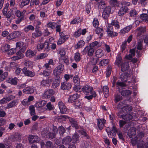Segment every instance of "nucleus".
Masks as SVG:
<instances>
[{
	"label": "nucleus",
	"instance_id": "79ce46f5",
	"mask_svg": "<svg viewBox=\"0 0 148 148\" xmlns=\"http://www.w3.org/2000/svg\"><path fill=\"white\" fill-rule=\"evenodd\" d=\"M146 31L145 27H140L136 30V32L138 34V36H139L141 33L144 32Z\"/></svg>",
	"mask_w": 148,
	"mask_h": 148
},
{
	"label": "nucleus",
	"instance_id": "37998d69",
	"mask_svg": "<svg viewBox=\"0 0 148 148\" xmlns=\"http://www.w3.org/2000/svg\"><path fill=\"white\" fill-rule=\"evenodd\" d=\"M47 56L48 54L47 53H41L35 58V59L36 60L42 59L45 58Z\"/></svg>",
	"mask_w": 148,
	"mask_h": 148
},
{
	"label": "nucleus",
	"instance_id": "a19ab883",
	"mask_svg": "<svg viewBox=\"0 0 148 148\" xmlns=\"http://www.w3.org/2000/svg\"><path fill=\"white\" fill-rule=\"evenodd\" d=\"M121 116L123 119L126 120H131L133 118L132 116L129 114H124L122 115Z\"/></svg>",
	"mask_w": 148,
	"mask_h": 148
},
{
	"label": "nucleus",
	"instance_id": "393cba45",
	"mask_svg": "<svg viewBox=\"0 0 148 148\" xmlns=\"http://www.w3.org/2000/svg\"><path fill=\"white\" fill-rule=\"evenodd\" d=\"M36 53L35 51L32 50L30 49L27 50L25 53V55L27 57L32 58L35 56Z\"/></svg>",
	"mask_w": 148,
	"mask_h": 148
},
{
	"label": "nucleus",
	"instance_id": "09e8293b",
	"mask_svg": "<svg viewBox=\"0 0 148 148\" xmlns=\"http://www.w3.org/2000/svg\"><path fill=\"white\" fill-rule=\"evenodd\" d=\"M74 106L76 108H81L82 107L83 104L80 101H75Z\"/></svg>",
	"mask_w": 148,
	"mask_h": 148
},
{
	"label": "nucleus",
	"instance_id": "dca6fc26",
	"mask_svg": "<svg viewBox=\"0 0 148 148\" xmlns=\"http://www.w3.org/2000/svg\"><path fill=\"white\" fill-rule=\"evenodd\" d=\"M71 87V85L69 82H65L61 84V88L62 90H69Z\"/></svg>",
	"mask_w": 148,
	"mask_h": 148
},
{
	"label": "nucleus",
	"instance_id": "6e6d98bb",
	"mask_svg": "<svg viewBox=\"0 0 148 148\" xmlns=\"http://www.w3.org/2000/svg\"><path fill=\"white\" fill-rule=\"evenodd\" d=\"M10 48V45L6 44L1 47V49L3 52H6L8 51Z\"/></svg>",
	"mask_w": 148,
	"mask_h": 148
},
{
	"label": "nucleus",
	"instance_id": "1a4fd4ad",
	"mask_svg": "<svg viewBox=\"0 0 148 148\" xmlns=\"http://www.w3.org/2000/svg\"><path fill=\"white\" fill-rule=\"evenodd\" d=\"M21 34L20 31H17L10 34L7 37V38L9 40L17 38L20 36Z\"/></svg>",
	"mask_w": 148,
	"mask_h": 148
},
{
	"label": "nucleus",
	"instance_id": "8fccbe9b",
	"mask_svg": "<svg viewBox=\"0 0 148 148\" xmlns=\"http://www.w3.org/2000/svg\"><path fill=\"white\" fill-rule=\"evenodd\" d=\"M132 93V92L128 90H124L122 91L121 93L122 95L123 96H128L130 95Z\"/></svg>",
	"mask_w": 148,
	"mask_h": 148
},
{
	"label": "nucleus",
	"instance_id": "13d9d810",
	"mask_svg": "<svg viewBox=\"0 0 148 148\" xmlns=\"http://www.w3.org/2000/svg\"><path fill=\"white\" fill-rule=\"evenodd\" d=\"M56 23L53 22H50L47 25V27H50L52 29H54L56 28Z\"/></svg>",
	"mask_w": 148,
	"mask_h": 148
},
{
	"label": "nucleus",
	"instance_id": "f3484780",
	"mask_svg": "<svg viewBox=\"0 0 148 148\" xmlns=\"http://www.w3.org/2000/svg\"><path fill=\"white\" fill-rule=\"evenodd\" d=\"M128 11L127 8L125 6H122L119 10L118 14L120 16H122L124 15Z\"/></svg>",
	"mask_w": 148,
	"mask_h": 148
},
{
	"label": "nucleus",
	"instance_id": "f03ea898",
	"mask_svg": "<svg viewBox=\"0 0 148 148\" xmlns=\"http://www.w3.org/2000/svg\"><path fill=\"white\" fill-rule=\"evenodd\" d=\"M82 90L86 95L84 98L88 100L95 97L97 96L96 92L93 90V88L89 86L86 85L82 88Z\"/></svg>",
	"mask_w": 148,
	"mask_h": 148
},
{
	"label": "nucleus",
	"instance_id": "2eb2a0df",
	"mask_svg": "<svg viewBox=\"0 0 148 148\" xmlns=\"http://www.w3.org/2000/svg\"><path fill=\"white\" fill-rule=\"evenodd\" d=\"M15 98V97L13 95H10L8 97H4L0 100V104L6 103Z\"/></svg>",
	"mask_w": 148,
	"mask_h": 148
},
{
	"label": "nucleus",
	"instance_id": "9d476101",
	"mask_svg": "<svg viewBox=\"0 0 148 148\" xmlns=\"http://www.w3.org/2000/svg\"><path fill=\"white\" fill-rule=\"evenodd\" d=\"M59 118H61L63 119H68L71 123L73 127H74L76 129H77L78 127L77 122L75 121L74 119L72 118H69L65 115H63L60 116Z\"/></svg>",
	"mask_w": 148,
	"mask_h": 148
},
{
	"label": "nucleus",
	"instance_id": "f8f14e48",
	"mask_svg": "<svg viewBox=\"0 0 148 148\" xmlns=\"http://www.w3.org/2000/svg\"><path fill=\"white\" fill-rule=\"evenodd\" d=\"M106 130L109 136L111 138L114 136L116 135V133L117 132L116 129L114 126L112 127L111 130L109 127H108Z\"/></svg>",
	"mask_w": 148,
	"mask_h": 148
},
{
	"label": "nucleus",
	"instance_id": "680f3d73",
	"mask_svg": "<svg viewBox=\"0 0 148 148\" xmlns=\"http://www.w3.org/2000/svg\"><path fill=\"white\" fill-rule=\"evenodd\" d=\"M29 110L30 114L31 115H33L35 114V109L33 106H31L29 107Z\"/></svg>",
	"mask_w": 148,
	"mask_h": 148
},
{
	"label": "nucleus",
	"instance_id": "cd10ccee",
	"mask_svg": "<svg viewBox=\"0 0 148 148\" xmlns=\"http://www.w3.org/2000/svg\"><path fill=\"white\" fill-rule=\"evenodd\" d=\"M16 56H14L11 58V59L13 60H16L23 58L24 57L23 54H22L18 52L16 53Z\"/></svg>",
	"mask_w": 148,
	"mask_h": 148
},
{
	"label": "nucleus",
	"instance_id": "f257e3e1",
	"mask_svg": "<svg viewBox=\"0 0 148 148\" xmlns=\"http://www.w3.org/2000/svg\"><path fill=\"white\" fill-rule=\"evenodd\" d=\"M143 136V133L138 134L136 137L132 138L131 142L133 146L137 144V148H148V143H145L144 142L140 139Z\"/></svg>",
	"mask_w": 148,
	"mask_h": 148
},
{
	"label": "nucleus",
	"instance_id": "4468645a",
	"mask_svg": "<svg viewBox=\"0 0 148 148\" xmlns=\"http://www.w3.org/2000/svg\"><path fill=\"white\" fill-rule=\"evenodd\" d=\"M22 71L24 75L26 76L32 77L35 75V73L34 72L27 70L26 67H24L22 70Z\"/></svg>",
	"mask_w": 148,
	"mask_h": 148
},
{
	"label": "nucleus",
	"instance_id": "6e6552de",
	"mask_svg": "<svg viewBox=\"0 0 148 148\" xmlns=\"http://www.w3.org/2000/svg\"><path fill=\"white\" fill-rule=\"evenodd\" d=\"M64 69V66L62 64H60L55 68L53 74L56 76H57L62 72Z\"/></svg>",
	"mask_w": 148,
	"mask_h": 148
},
{
	"label": "nucleus",
	"instance_id": "473e14b6",
	"mask_svg": "<svg viewBox=\"0 0 148 148\" xmlns=\"http://www.w3.org/2000/svg\"><path fill=\"white\" fill-rule=\"evenodd\" d=\"M58 132V129L56 127H53V132L49 133L48 134V136L49 138H53L55 136L56 134Z\"/></svg>",
	"mask_w": 148,
	"mask_h": 148
},
{
	"label": "nucleus",
	"instance_id": "c9c22d12",
	"mask_svg": "<svg viewBox=\"0 0 148 148\" xmlns=\"http://www.w3.org/2000/svg\"><path fill=\"white\" fill-rule=\"evenodd\" d=\"M110 24L112 26H114L116 29H119L120 28L119 23L117 20H112Z\"/></svg>",
	"mask_w": 148,
	"mask_h": 148
},
{
	"label": "nucleus",
	"instance_id": "052dcab7",
	"mask_svg": "<svg viewBox=\"0 0 148 148\" xmlns=\"http://www.w3.org/2000/svg\"><path fill=\"white\" fill-rule=\"evenodd\" d=\"M85 43V42L84 40H80L78 42L76 45V47L77 48H80L83 46L84 45Z\"/></svg>",
	"mask_w": 148,
	"mask_h": 148
},
{
	"label": "nucleus",
	"instance_id": "bf43d9fd",
	"mask_svg": "<svg viewBox=\"0 0 148 148\" xmlns=\"http://www.w3.org/2000/svg\"><path fill=\"white\" fill-rule=\"evenodd\" d=\"M103 92H104V94L105 96V97L106 98H107L108 96V94L109 93V89L107 86H105L103 87Z\"/></svg>",
	"mask_w": 148,
	"mask_h": 148
},
{
	"label": "nucleus",
	"instance_id": "b1692460",
	"mask_svg": "<svg viewBox=\"0 0 148 148\" xmlns=\"http://www.w3.org/2000/svg\"><path fill=\"white\" fill-rule=\"evenodd\" d=\"M80 95L77 94H75L71 95L68 98V101L69 102L72 103L79 97Z\"/></svg>",
	"mask_w": 148,
	"mask_h": 148
},
{
	"label": "nucleus",
	"instance_id": "412c9836",
	"mask_svg": "<svg viewBox=\"0 0 148 148\" xmlns=\"http://www.w3.org/2000/svg\"><path fill=\"white\" fill-rule=\"evenodd\" d=\"M60 81L59 79L58 76H56L55 78L53 79L52 82V86L53 88H56L60 84Z\"/></svg>",
	"mask_w": 148,
	"mask_h": 148
},
{
	"label": "nucleus",
	"instance_id": "f704fd0d",
	"mask_svg": "<svg viewBox=\"0 0 148 148\" xmlns=\"http://www.w3.org/2000/svg\"><path fill=\"white\" fill-rule=\"evenodd\" d=\"M136 133V129L134 127H131L128 131V135L131 138L132 136L135 135Z\"/></svg>",
	"mask_w": 148,
	"mask_h": 148
},
{
	"label": "nucleus",
	"instance_id": "4be33fe9",
	"mask_svg": "<svg viewBox=\"0 0 148 148\" xmlns=\"http://www.w3.org/2000/svg\"><path fill=\"white\" fill-rule=\"evenodd\" d=\"M106 120L103 119H97V125L100 130L102 129L104 125L106 123Z\"/></svg>",
	"mask_w": 148,
	"mask_h": 148
},
{
	"label": "nucleus",
	"instance_id": "20e7f679",
	"mask_svg": "<svg viewBox=\"0 0 148 148\" xmlns=\"http://www.w3.org/2000/svg\"><path fill=\"white\" fill-rule=\"evenodd\" d=\"M66 52L64 49H62L59 51L60 55V60H62L66 64H68L69 62L68 57L66 55Z\"/></svg>",
	"mask_w": 148,
	"mask_h": 148
},
{
	"label": "nucleus",
	"instance_id": "0e129e2a",
	"mask_svg": "<svg viewBox=\"0 0 148 148\" xmlns=\"http://www.w3.org/2000/svg\"><path fill=\"white\" fill-rule=\"evenodd\" d=\"M108 36L111 37H113L115 36H117L118 35V33L116 32H114L113 30H112L107 33Z\"/></svg>",
	"mask_w": 148,
	"mask_h": 148
},
{
	"label": "nucleus",
	"instance_id": "e433bc0d",
	"mask_svg": "<svg viewBox=\"0 0 148 148\" xmlns=\"http://www.w3.org/2000/svg\"><path fill=\"white\" fill-rule=\"evenodd\" d=\"M17 78L15 77L14 78H10L7 80L8 83L11 84L13 85H16L17 83Z\"/></svg>",
	"mask_w": 148,
	"mask_h": 148
},
{
	"label": "nucleus",
	"instance_id": "423d86ee",
	"mask_svg": "<svg viewBox=\"0 0 148 148\" xmlns=\"http://www.w3.org/2000/svg\"><path fill=\"white\" fill-rule=\"evenodd\" d=\"M94 53L93 49L90 46H88L86 47L82 51L83 55L87 53L88 55L89 56H92Z\"/></svg>",
	"mask_w": 148,
	"mask_h": 148
},
{
	"label": "nucleus",
	"instance_id": "c756f323",
	"mask_svg": "<svg viewBox=\"0 0 148 148\" xmlns=\"http://www.w3.org/2000/svg\"><path fill=\"white\" fill-rule=\"evenodd\" d=\"M51 79H43L41 82V85L43 86H48L52 82Z\"/></svg>",
	"mask_w": 148,
	"mask_h": 148
},
{
	"label": "nucleus",
	"instance_id": "4c0bfd02",
	"mask_svg": "<svg viewBox=\"0 0 148 148\" xmlns=\"http://www.w3.org/2000/svg\"><path fill=\"white\" fill-rule=\"evenodd\" d=\"M121 68V70L122 71H126L128 68L129 64L128 62H126L124 63H122L120 66Z\"/></svg>",
	"mask_w": 148,
	"mask_h": 148
},
{
	"label": "nucleus",
	"instance_id": "58836bf2",
	"mask_svg": "<svg viewBox=\"0 0 148 148\" xmlns=\"http://www.w3.org/2000/svg\"><path fill=\"white\" fill-rule=\"evenodd\" d=\"M42 32L38 29H36L35 32L32 34V37L34 38L38 36H40L42 35Z\"/></svg>",
	"mask_w": 148,
	"mask_h": 148
},
{
	"label": "nucleus",
	"instance_id": "ddd939ff",
	"mask_svg": "<svg viewBox=\"0 0 148 148\" xmlns=\"http://www.w3.org/2000/svg\"><path fill=\"white\" fill-rule=\"evenodd\" d=\"M86 32V29H79L75 32L74 34V36L75 38H78L80 36L81 34L84 35Z\"/></svg>",
	"mask_w": 148,
	"mask_h": 148
},
{
	"label": "nucleus",
	"instance_id": "72a5a7b5",
	"mask_svg": "<svg viewBox=\"0 0 148 148\" xmlns=\"http://www.w3.org/2000/svg\"><path fill=\"white\" fill-rule=\"evenodd\" d=\"M135 55V50L134 49H131L130 53L128 55H126L125 58L129 60H130Z\"/></svg>",
	"mask_w": 148,
	"mask_h": 148
},
{
	"label": "nucleus",
	"instance_id": "c03bdc74",
	"mask_svg": "<svg viewBox=\"0 0 148 148\" xmlns=\"http://www.w3.org/2000/svg\"><path fill=\"white\" fill-rule=\"evenodd\" d=\"M95 54L96 57L98 58H101L103 55V52L101 49L97 50L96 51Z\"/></svg>",
	"mask_w": 148,
	"mask_h": 148
},
{
	"label": "nucleus",
	"instance_id": "39448f33",
	"mask_svg": "<svg viewBox=\"0 0 148 148\" xmlns=\"http://www.w3.org/2000/svg\"><path fill=\"white\" fill-rule=\"evenodd\" d=\"M127 77V75L124 73H122L121 74L120 78L121 81L123 82H118L116 83V85L117 86H120L121 87L125 86H126V84L124 83V82L127 81V78H128Z\"/></svg>",
	"mask_w": 148,
	"mask_h": 148
},
{
	"label": "nucleus",
	"instance_id": "3c124183",
	"mask_svg": "<svg viewBox=\"0 0 148 148\" xmlns=\"http://www.w3.org/2000/svg\"><path fill=\"white\" fill-rule=\"evenodd\" d=\"M51 70H45L43 71L42 73L40 74V75H43L45 77H47L49 76L50 75L51 73Z\"/></svg>",
	"mask_w": 148,
	"mask_h": 148
},
{
	"label": "nucleus",
	"instance_id": "5fc2aeb1",
	"mask_svg": "<svg viewBox=\"0 0 148 148\" xmlns=\"http://www.w3.org/2000/svg\"><path fill=\"white\" fill-rule=\"evenodd\" d=\"M82 20V18L79 17H77L74 19L71 22V24H75L79 23Z\"/></svg>",
	"mask_w": 148,
	"mask_h": 148
},
{
	"label": "nucleus",
	"instance_id": "774afa93",
	"mask_svg": "<svg viewBox=\"0 0 148 148\" xmlns=\"http://www.w3.org/2000/svg\"><path fill=\"white\" fill-rule=\"evenodd\" d=\"M73 90L76 92H80L82 90L81 86L79 85H75L73 87Z\"/></svg>",
	"mask_w": 148,
	"mask_h": 148
},
{
	"label": "nucleus",
	"instance_id": "e2e57ef3",
	"mask_svg": "<svg viewBox=\"0 0 148 148\" xmlns=\"http://www.w3.org/2000/svg\"><path fill=\"white\" fill-rule=\"evenodd\" d=\"M30 1V0H23L20 5L21 7L23 8L24 6L28 5Z\"/></svg>",
	"mask_w": 148,
	"mask_h": 148
},
{
	"label": "nucleus",
	"instance_id": "864d4df0",
	"mask_svg": "<svg viewBox=\"0 0 148 148\" xmlns=\"http://www.w3.org/2000/svg\"><path fill=\"white\" fill-rule=\"evenodd\" d=\"M43 43V47L45 48V51L46 52L48 51L50 49L49 43L45 41Z\"/></svg>",
	"mask_w": 148,
	"mask_h": 148
},
{
	"label": "nucleus",
	"instance_id": "2f4dec72",
	"mask_svg": "<svg viewBox=\"0 0 148 148\" xmlns=\"http://www.w3.org/2000/svg\"><path fill=\"white\" fill-rule=\"evenodd\" d=\"M18 104L17 101L14 100L7 104L6 107L5 108L6 109H9L14 107Z\"/></svg>",
	"mask_w": 148,
	"mask_h": 148
},
{
	"label": "nucleus",
	"instance_id": "ea45409f",
	"mask_svg": "<svg viewBox=\"0 0 148 148\" xmlns=\"http://www.w3.org/2000/svg\"><path fill=\"white\" fill-rule=\"evenodd\" d=\"M46 103V102L45 101H42L37 102L35 104V106L36 108L42 107L45 106Z\"/></svg>",
	"mask_w": 148,
	"mask_h": 148
},
{
	"label": "nucleus",
	"instance_id": "338daca9",
	"mask_svg": "<svg viewBox=\"0 0 148 148\" xmlns=\"http://www.w3.org/2000/svg\"><path fill=\"white\" fill-rule=\"evenodd\" d=\"M74 59L76 62H78L80 60L81 58L79 53L77 52L75 53Z\"/></svg>",
	"mask_w": 148,
	"mask_h": 148
},
{
	"label": "nucleus",
	"instance_id": "49530a36",
	"mask_svg": "<svg viewBox=\"0 0 148 148\" xmlns=\"http://www.w3.org/2000/svg\"><path fill=\"white\" fill-rule=\"evenodd\" d=\"M140 18L144 22H148V16L146 14H141Z\"/></svg>",
	"mask_w": 148,
	"mask_h": 148
},
{
	"label": "nucleus",
	"instance_id": "7c9ffc66",
	"mask_svg": "<svg viewBox=\"0 0 148 148\" xmlns=\"http://www.w3.org/2000/svg\"><path fill=\"white\" fill-rule=\"evenodd\" d=\"M115 64L120 66L122 64V57L120 54H118L116 57V58L115 62Z\"/></svg>",
	"mask_w": 148,
	"mask_h": 148
},
{
	"label": "nucleus",
	"instance_id": "aec40b11",
	"mask_svg": "<svg viewBox=\"0 0 148 148\" xmlns=\"http://www.w3.org/2000/svg\"><path fill=\"white\" fill-rule=\"evenodd\" d=\"M111 10V8L110 6H108L104 9L102 14V16L104 18L106 19L108 17Z\"/></svg>",
	"mask_w": 148,
	"mask_h": 148
},
{
	"label": "nucleus",
	"instance_id": "5701e85b",
	"mask_svg": "<svg viewBox=\"0 0 148 148\" xmlns=\"http://www.w3.org/2000/svg\"><path fill=\"white\" fill-rule=\"evenodd\" d=\"M142 42L141 41H139L138 42L137 49V50L136 51V53L137 56L138 57L141 56L142 53L141 50L142 48Z\"/></svg>",
	"mask_w": 148,
	"mask_h": 148
},
{
	"label": "nucleus",
	"instance_id": "c85d7f7f",
	"mask_svg": "<svg viewBox=\"0 0 148 148\" xmlns=\"http://www.w3.org/2000/svg\"><path fill=\"white\" fill-rule=\"evenodd\" d=\"M109 3L112 6L114 7H119L121 4V2L118 1L117 0H110Z\"/></svg>",
	"mask_w": 148,
	"mask_h": 148
},
{
	"label": "nucleus",
	"instance_id": "6ab92c4d",
	"mask_svg": "<svg viewBox=\"0 0 148 148\" xmlns=\"http://www.w3.org/2000/svg\"><path fill=\"white\" fill-rule=\"evenodd\" d=\"M59 108L61 113H65L67 110L66 106L62 101H60L58 103Z\"/></svg>",
	"mask_w": 148,
	"mask_h": 148
},
{
	"label": "nucleus",
	"instance_id": "7ed1b4c3",
	"mask_svg": "<svg viewBox=\"0 0 148 148\" xmlns=\"http://www.w3.org/2000/svg\"><path fill=\"white\" fill-rule=\"evenodd\" d=\"M16 48L19 49L17 52L23 54V53L26 49L27 46L22 42H18L16 43Z\"/></svg>",
	"mask_w": 148,
	"mask_h": 148
},
{
	"label": "nucleus",
	"instance_id": "4d7b16f0",
	"mask_svg": "<svg viewBox=\"0 0 148 148\" xmlns=\"http://www.w3.org/2000/svg\"><path fill=\"white\" fill-rule=\"evenodd\" d=\"M34 29V27L32 25H31L25 27L24 29V31L26 32H28L30 30L33 31Z\"/></svg>",
	"mask_w": 148,
	"mask_h": 148
},
{
	"label": "nucleus",
	"instance_id": "bb28decb",
	"mask_svg": "<svg viewBox=\"0 0 148 148\" xmlns=\"http://www.w3.org/2000/svg\"><path fill=\"white\" fill-rule=\"evenodd\" d=\"M35 89L32 87H28L23 90V91L25 94H31L33 93Z\"/></svg>",
	"mask_w": 148,
	"mask_h": 148
},
{
	"label": "nucleus",
	"instance_id": "0eeeda50",
	"mask_svg": "<svg viewBox=\"0 0 148 148\" xmlns=\"http://www.w3.org/2000/svg\"><path fill=\"white\" fill-rule=\"evenodd\" d=\"M117 108L121 109L124 112H127L132 110V107L130 106H125L122 103H120L118 105Z\"/></svg>",
	"mask_w": 148,
	"mask_h": 148
},
{
	"label": "nucleus",
	"instance_id": "a878e982",
	"mask_svg": "<svg viewBox=\"0 0 148 148\" xmlns=\"http://www.w3.org/2000/svg\"><path fill=\"white\" fill-rule=\"evenodd\" d=\"M69 35H65L64 37H60L58 40L57 44L58 45H61L64 43L66 40L69 38Z\"/></svg>",
	"mask_w": 148,
	"mask_h": 148
},
{
	"label": "nucleus",
	"instance_id": "de8ad7c7",
	"mask_svg": "<svg viewBox=\"0 0 148 148\" xmlns=\"http://www.w3.org/2000/svg\"><path fill=\"white\" fill-rule=\"evenodd\" d=\"M71 138L69 136H67L63 139L62 143L63 144H67L71 142Z\"/></svg>",
	"mask_w": 148,
	"mask_h": 148
},
{
	"label": "nucleus",
	"instance_id": "a211bd4d",
	"mask_svg": "<svg viewBox=\"0 0 148 148\" xmlns=\"http://www.w3.org/2000/svg\"><path fill=\"white\" fill-rule=\"evenodd\" d=\"M28 140L30 143H38L39 141V139L37 136H34L32 135H29Z\"/></svg>",
	"mask_w": 148,
	"mask_h": 148
},
{
	"label": "nucleus",
	"instance_id": "69168bd1",
	"mask_svg": "<svg viewBox=\"0 0 148 148\" xmlns=\"http://www.w3.org/2000/svg\"><path fill=\"white\" fill-rule=\"evenodd\" d=\"M16 52V48H11L8 50L7 53L9 55H12L15 53Z\"/></svg>",
	"mask_w": 148,
	"mask_h": 148
},
{
	"label": "nucleus",
	"instance_id": "a18cd8bd",
	"mask_svg": "<svg viewBox=\"0 0 148 148\" xmlns=\"http://www.w3.org/2000/svg\"><path fill=\"white\" fill-rule=\"evenodd\" d=\"M25 66L29 68H30L33 66L34 63L29 60H26L24 63Z\"/></svg>",
	"mask_w": 148,
	"mask_h": 148
},
{
	"label": "nucleus",
	"instance_id": "9b49d317",
	"mask_svg": "<svg viewBox=\"0 0 148 148\" xmlns=\"http://www.w3.org/2000/svg\"><path fill=\"white\" fill-rule=\"evenodd\" d=\"M55 93L54 91L50 89L45 91L42 95V97L44 98L48 99L50 98L51 96L53 95Z\"/></svg>",
	"mask_w": 148,
	"mask_h": 148
},
{
	"label": "nucleus",
	"instance_id": "603ef678",
	"mask_svg": "<svg viewBox=\"0 0 148 148\" xmlns=\"http://www.w3.org/2000/svg\"><path fill=\"white\" fill-rule=\"evenodd\" d=\"M107 7L104 1H101L99 4L98 7L100 9L103 8L105 9Z\"/></svg>",
	"mask_w": 148,
	"mask_h": 148
}]
</instances>
